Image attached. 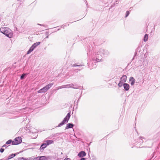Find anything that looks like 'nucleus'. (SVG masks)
Here are the masks:
<instances>
[{"mask_svg": "<svg viewBox=\"0 0 160 160\" xmlns=\"http://www.w3.org/2000/svg\"><path fill=\"white\" fill-rule=\"evenodd\" d=\"M1 31L2 33L9 38H11L12 36V33L11 30L8 28H2L1 29Z\"/></svg>", "mask_w": 160, "mask_h": 160, "instance_id": "nucleus-1", "label": "nucleus"}, {"mask_svg": "<svg viewBox=\"0 0 160 160\" xmlns=\"http://www.w3.org/2000/svg\"><path fill=\"white\" fill-rule=\"evenodd\" d=\"M53 83H49L38 91V93L45 92L53 85Z\"/></svg>", "mask_w": 160, "mask_h": 160, "instance_id": "nucleus-2", "label": "nucleus"}, {"mask_svg": "<svg viewBox=\"0 0 160 160\" xmlns=\"http://www.w3.org/2000/svg\"><path fill=\"white\" fill-rule=\"evenodd\" d=\"M70 117V113H68L67 115L66 116V117L64 118L62 122L59 123L58 126L60 127L61 126L65 124L66 122H68V121L69 120Z\"/></svg>", "mask_w": 160, "mask_h": 160, "instance_id": "nucleus-3", "label": "nucleus"}, {"mask_svg": "<svg viewBox=\"0 0 160 160\" xmlns=\"http://www.w3.org/2000/svg\"><path fill=\"white\" fill-rule=\"evenodd\" d=\"M22 142L21 138L18 137L15 138L12 142V144L13 145H17L20 144Z\"/></svg>", "mask_w": 160, "mask_h": 160, "instance_id": "nucleus-4", "label": "nucleus"}, {"mask_svg": "<svg viewBox=\"0 0 160 160\" xmlns=\"http://www.w3.org/2000/svg\"><path fill=\"white\" fill-rule=\"evenodd\" d=\"M127 79V77L126 75H123L120 79V81L122 82H125Z\"/></svg>", "mask_w": 160, "mask_h": 160, "instance_id": "nucleus-5", "label": "nucleus"}, {"mask_svg": "<svg viewBox=\"0 0 160 160\" xmlns=\"http://www.w3.org/2000/svg\"><path fill=\"white\" fill-rule=\"evenodd\" d=\"M86 155V153L84 152L81 151L78 153V156L79 157H82L85 156Z\"/></svg>", "mask_w": 160, "mask_h": 160, "instance_id": "nucleus-6", "label": "nucleus"}, {"mask_svg": "<svg viewBox=\"0 0 160 160\" xmlns=\"http://www.w3.org/2000/svg\"><path fill=\"white\" fill-rule=\"evenodd\" d=\"M123 85L124 88L127 91L129 89V85L128 84L125 83L123 84Z\"/></svg>", "mask_w": 160, "mask_h": 160, "instance_id": "nucleus-7", "label": "nucleus"}, {"mask_svg": "<svg viewBox=\"0 0 160 160\" xmlns=\"http://www.w3.org/2000/svg\"><path fill=\"white\" fill-rule=\"evenodd\" d=\"M129 81L131 82V84L132 85H133L134 84L135 79L133 77H131L130 78Z\"/></svg>", "mask_w": 160, "mask_h": 160, "instance_id": "nucleus-8", "label": "nucleus"}, {"mask_svg": "<svg viewBox=\"0 0 160 160\" xmlns=\"http://www.w3.org/2000/svg\"><path fill=\"white\" fill-rule=\"evenodd\" d=\"M34 160H46V158L44 156L37 157Z\"/></svg>", "mask_w": 160, "mask_h": 160, "instance_id": "nucleus-9", "label": "nucleus"}, {"mask_svg": "<svg viewBox=\"0 0 160 160\" xmlns=\"http://www.w3.org/2000/svg\"><path fill=\"white\" fill-rule=\"evenodd\" d=\"M73 125L71 124V123H68L67 124V126L66 127V129H68L69 128H72L73 127Z\"/></svg>", "mask_w": 160, "mask_h": 160, "instance_id": "nucleus-10", "label": "nucleus"}, {"mask_svg": "<svg viewBox=\"0 0 160 160\" xmlns=\"http://www.w3.org/2000/svg\"><path fill=\"white\" fill-rule=\"evenodd\" d=\"M47 146V144L46 143H43L42 144L40 147V150H43L44 148H45Z\"/></svg>", "mask_w": 160, "mask_h": 160, "instance_id": "nucleus-11", "label": "nucleus"}, {"mask_svg": "<svg viewBox=\"0 0 160 160\" xmlns=\"http://www.w3.org/2000/svg\"><path fill=\"white\" fill-rule=\"evenodd\" d=\"M53 141L52 140H47L46 141V143L47 145L51 144L53 143Z\"/></svg>", "mask_w": 160, "mask_h": 160, "instance_id": "nucleus-12", "label": "nucleus"}, {"mask_svg": "<svg viewBox=\"0 0 160 160\" xmlns=\"http://www.w3.org/2000/svg\"><path fill=\"white\" fill-rule=\"evenodd\" d=\"M34 48H34L33 47H32V46L30 47L29 50L28 51L27 54H28L30 53L32 51H33V50L34 49Z\"/></svg>", "mask_w": 160, "mask_h": 160, "instance_id": "nucleus-13", "label": "nucleus"}, {"mask_svg": "<svg viewBox=\"0 0 160 160\" xmlns=\"http://www.w3.org/2000/svg\"><path fill=\"white\" fill-rule=\"evenodd\" d=\"M40 43V42H37L36 43H34L32 45V46L34 48H35L36 46L38 45Z\"/></svg>", "mask_w": 160, "mask_h": 160, "instance_id": "nucleus-14", "label": "nucleus"}, {"mask_svg": "<svg viewBox=\"0 0 160 160\" xmlns=\"http://www.w3.org/2000/svg\"><path fill=\"white\" fill-rule=\"evenodd\" d=\"M148 39V35L146 34L144 37L143 40L144 42H146Z\"/></svg>", "mask_w": 160, "mask_h": 160, "instance_id": "nucleus-15", "label": "nucleus"}, {"mask_svg": "<svg viewBox=\"0 0 160 160\" xmlns=\"http://www.w3.org/2000/svg\"><path fill=\"white\" fill-rule=\"evenodd\" d=\"M15 156V154H11V155L9 156L8 157V159H7V160H9V159H11L12 158H13Z\"/></svg>", "mask_w": 160, "mask_h": 160, "instance_id": "nucleus-16", "label": "nucleus"}, {"mask_svg": "<svg viewBox=\"0 0 160 160\" xmlns=\"http://www.w3.org/2000/svg\"><path fill=\"white\" fill-rule=\"evenodd\" d=\"M68 85H63V86H60L58 87V89H61L62 88H67L68 87Z\"/></svg>", "mask_w": 160, "mask_h": 160, "instance_id": "nucleus-17", "label": "nucleus"}, {"mask_svg": "<svg viewBox=\"0 0 160 160\" xmlns=\"http://www.w3.org/2000/svg\"><path fill=\"white\" fill-rule=\"evenodd\" d=\"M68 85H63V86H60L58 87V89H61L62 88H67L68 87Z\"/></svg>", "mask_w": 160, "mask_h": 160, "instance_id": "nucleus-18", "label": "nucleus"}, {"mask_svg": "<svg viewBox=\"0 0 160 160\" xmlns=\"http://www.w3.org/2000/svg\"><path fill=\"white\" fill-rule=\"evenodd\" d=\"M12 140H11L10 139V140H8V141H7L6 142V144H10L12 142Z\"/></svg>", "mask_w": 160, "mask_h": 160, "instance_id": "nucleus-19", "label": "nucleus"}, {"mask_svg": "<svg viewBox=\"0 0 160 160\" xmlns=\"http://www.w3.org/2000/svg\"><path fill=\"white\" fill-rule=\"evenodd\" d=\"M123 83V82H121L120 81L118 83V86L120 87H121V86H122V83Z\"/></svg>", "mask_w": 160, "mask_h": 160, "instance_id": "nucleus-20", "label": "nucleus"}, {"mask_svg": "<svg viewBox=\"0 0 160 160\" xmlns=\"http://www.w3.org/2000/svg\"><path fill=\"white\" fill-rule=\"evenodd\" d=\"M25 74H22V76H21V77H20L21 79H22L23 78H24V77L25 76Z\"/></svg>", "mask_w": 160, "mask_h": 160, "instance_id": "nucleus-21", "label": "nucleus"}, {"mask_svg": "<svg viewBox=\"0 0 160 160\" xmlns=\"http://www.w3.org/2000/svg\"><path fill=\"white\" fill-rule=\"evenodd\" d=\"M129 14V11H127L126 12V17H127Z\"/></svg>", "mask_w": 160, "mask_h": 160, "instance_id": "nucleus-22", "label": "nucleus"}, {"mask_svg": "<svg viewBox=\"0 0 160 160\" xmlns=\"http://www.w3.org/2000/svg\"><path fill=\"white\" fill-rule=\"evenodd\" d=\"M4 151V149H3V148H1L0 150V151L1 152H3Z\"/></svg>", "mask_w": 160, "mask_h": 160, "instance_id": "nucleus-23", "label": "nucleus"}, {"mask_svg": "<svg viewBox=\"0 0 160 160\" xmlns=\"http://www.w3.org/2000/svg\"><path fill=\"white\" fill-rule=\"evenodd\" d=\"M80 160H86V159L85 158H82Z\"/></svg>", "mask_w": 160, "mask_h": 160, "instance_id": "nucleus-24", "label": "nucleus"}, {"mask_svg": "<svg viewBox=\"0 0 160 160\" xmlns=\"http://www.w3.org/2000/svg\"><path fill=\"white\" fill-rule=\"evenodd\" d=\"M64 160H70V159L69 158H65Z\"/></svg>", "mask_w": 160, "mask_h": 160, "instance_id": "nucleus-25", "label": "nucleus"}, {"mask_svg": "<svg viewBox=\"0 0 160 160\" xmlns=\"http://www.w3.org/2000/svg\"><path fill=\"white\" fill-rule=\"evenodd\" d=\"M5 146V145H3V146H2V147H4V146Z\"/></svg>", "mask_w": 160, "mask_h": 160, "instance_id": "nucleus-26", "label": "nucleus"}]
</instances>
